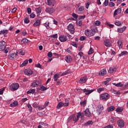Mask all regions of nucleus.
I'll list each match as a JSON object with an SVG mask.
<instances>
[{"instance_id":"20e7f679","label":"nucleus","mask_w":128,"mask_h":128,"mask_svg":"<svg viewBox=\"0 0 128 128\" xmlns=\"http://www.w3.org/2000/svg\"><path fill=\"white\" fill-rule=\"evenodd\" d=\"M6 44L4 41L0 42V51L2 52L6 50Z\"/></svg>"},{"instance_id":"13d9d810","label":"nucleus","mask_w":128,"mask_h":128,"mask_svg":"<svg viewBox=\"0 0 128 128\" xmlns=\"http://www.w3.org/2000/svg\"><path fill=\"white\" fill-rule=\"evenodd\" d=\"M30 18H36V14L32 13L30 14Z\"/></svg>"},{"instance_id":"de8ad7c7","label":"nucleus","mask_w":128,"mask_h":128,"mask_svg":"<svg viewBox=\"0 0 128 128\" xmlns=\"http://www.w3.org/2000/svg\"><path fill=\"white\" fill-rule=\"evenodd\" d=\"M84 44H82L79 47H78L79 52H82V48H84Z\"/></svg>"},{"instance_id":"bf43d9fd","label":"nucleus","mask_w":128,"mask_h":128,"mask_svg":"<svg viewBox=\"0 0 128 128\" xmlns=\"http://www.w3.org/2000/svg\"><path fill=\"white\" fill-rule=\"evenodd\" d=\"M115 5L114 3L112 2H110L109 3V6L110 8H112V6H114Z\"/></svg>"},{"instance_id":"e433bc0d","label":"nucleus","mask_w":128,"mask_h":128,"mask_svg":"<svg viewBox=\"0 0 128 128\" xmlns=\"http://www.w3.org/2000/svg\"><path fill=\"white\" fill-rule=\"evenodd\" d=\"M36 89H30L27 92V94H34Z\"/></svg>"},{"instance_id":"4be33fe9","label":"nucleus","mask_w":128,"mask_h":128,"mask_svg":"<svg viewBox=\"0 0 128 128\" xmlns=\"http://www.w3.org/2000/svg\"><path fill=\"white\" fill-rule=\"evenodd\" d=\"M59 40H60V42H66V36H60L59 37Z\"/></svg>"},{"instance_id":"6ab92c4d","label":"nucleus","mask_w":128,"mask_h":128,"mask_svg":"<svg viewBox=\"0 0 128 128\" xmlns=\"http://www.w3.org/2000/svg\"><path fill=\"white\" fill-rule=\"evenodd\" d=\"M104 74H106V69H103L99 72V76H104Z\"/></svg>"},{"instance_id":"4c0bfd02","label":"nucleus","mask_w":128,"mask_h":128,"mask_svg":"<svg viewBox=\"0 0 128 128\" xmlns=\"http://www.w3.org/2000/svg\"><path fill=\"white\" fill-rule=\"evenodd\" d=\"M36 11L37 14H40V12H42V8H40V7L37 8H36Z\"/></svg>"},{"instance_id":"bb28decb","label":"nucleus","mask_w":128,"mask_h":128,"mask_svg":"<svg viewBox=\"0 0 128 128\" xmlns=\"http://www.w3.org/2000/svg\"><path fill=\"white\" fill-rule=\"evenodd\" d=\"M28 64V60H25L23 62V63H22V64H20V68H22L23 66H26Z\"/></svg>"},{"instance_id":"774afa93","label":"nucleus","mask_w":128,"mask_h":128,"mask_svg":"<svg viewBox=\"0 0 128 128\" xmlns=\"http://www.w3.org/2000/svg\"><path fill=\"white\" fill-rule=\"evenodd\" d=\"M72 16L73 18H78V14H76L74 13H73L72 14Z\"/></svg>"},{"instance_id":"6e6552de","label":"nucleus","mask_w":128,"mask_h":128,"mask_svg":"<svg viewBox=\"0 0 128 128\" xmlns=\"http://www.w3.org/2000/svg\"><path fill=\"white\" fill-rule=\"evenodd\" d=\"M76 12L77 14H82L84 12V6H80L78 8H76Z\"/></svg>"},{"instance_id":"ea45409f","label":"nucleus","mask_w":128,"mask_h":128,"mask_svg":"<svg viewBox=\"0 0 128 128\" xmlns=\"http://www.w3.org/2000/svg\"><path fill=\"white\" fill-rule=\"evenodd\" d=\"M118 44L120 48H122V40H118Z\"/></svg>"},{"instance_id":"0e129e2a","label":"nucleus","mask_w":128,"mask_h":128,"mask_svg":"<svg viewBox=\"0 0 128 128\" xmlns=\"http://www.w3.org/2000/svg\"><path fill=\"white\" fill-rule=\"evenodd\" d=\"M104 128H114V126H112V124H109L106 126Z\"/></svg>"},{"instance_id":"3c124183","label":"nucleus","mask_w":128,"mask_h":128,"mask_svg":"<svg viewBox=\"0 0 128 128\" xmlns=\"http://www.w3.org/2000/svg\"><path fill=\"white\" fill-rule=\"evenodd\" d=\"M94 24H95V26H100V22L97 20V21L95 22Z\"/></svg>"},{"instance_id":"4468645a","label":"nucleus","mask_w":128,"mask_h":128,"mask_svg":"<svg viewBox=\"0 0 128 128\" xmlns=\"http://www.w3.org/2000/svg\"><path fill=\"white\" fill-rule=\"evenodd\" d=\"M32 70L30 69H26L24 70V74L26 76H32V74H33Z\"/></svg>"},{"instance_id":"c85d7f7f","label":"nucleus","mask_w":128,"mask_h":128,"mask_svg":"<svg viewBox=\"0 0 128 128\" xmlns=\"http://www.w3.org/2000/svg\"><path fill=\"white\" fill-rule=\"evenodd\" d=\"M114 110H116V107H114V106H110L108 108V112H114Z\"/></svg>"},{"instance_id":"680f3d73","label":"nucleus","mask_w":128,"mask_h":128,"mask_svg":"<svg viewBox=\"0 0 128 128\" xmlns=\"http://www.w3.org/2000/svg\"><path fill=\"white\" fill-rule=\"evenodd\" d=\"M110 122L112 124H114V118L112 117L110 118Z\"/></svg>"},{"instance_id":"8fccbe9b","label":"nucleus","mask_w":128,"mask_h":128,"mask_svg":"<svg viewBox=\"0 0 128 128\" xmlns=\"http://www.w3.org/2000/svg\"><path fill=\"white\" fill-rule=\"evenodd\" d=\"M85 18H86V15H84L83 16H80L79 20H82H82H84Z\"/></svg>"},{"instance_id":"9b49d317","label":"nucleus","mask_w":128,"mask_h":128,"mask_svg":"<svg viewBox=\"0 0 128 128\" xmlns=\"http://www.w3.org/2000/svg\"><path fill=\"white\" fill-rule=\"evenodd\" d=\"M85 34L88 38H90V36H94V33L88 30H85Z\"/></svg>"},{"instance_id":"79ce46f5","label":"nucleus","mask_w":128,"mask_h":128,"mask_svg":"<svg viewBox=\"0 0 128 128\" xmlns=\"http://www.w3.org/2000/svg\"><path fill=\"white\" fill-rule=\"evenodd\" d=\"M27 106H28V108H29L30 112H32V106L30 104H28L27 105Z\"/></svg>"},{"instance_id":"338daca9","label":"nucleus","mask_w":128,"mask_h":128,"mask_svg":"<svg viewBox=\"0 0 128 128\" xmlns=\"http://www.w3.org/2000/svg\"><path fill=\"white\" fill-rule=\"evenodd\" d=\"M106 26H110V28H114V24H110V23H106Z\"/></svg>"},{"instance_id":"f704fd0d","label":"nucleus","mask_w":128,"mask_h":128,"mask_svg":"<svg viewBox=\"0 0 128 128\" xmlns=\"http://www.w3.org/2000/svg\"><path fill=\"white\" fill-rule=\"evenodd\" d=\"M90 124H92V121H88L84 124V126H90Z\"/></svg>"},{"instance_id":"a19ab883","label":"nucleus","mask_w":128,"mask_h":128,"mask_svg":"<svg viewBox=\"0 0 128 128\" xmlns=\"http://www.w3.org/2000/svg\"><path fill=\"white\" fill-rule=\"evenodd\" d=\"M35 82L36 83V85L37 86H40L42 84V81L38 80H34Z\"/></svg>"},{"instance_id":"c03bdc74","label":"nucleus","mask_w":128,"mask_h":128,"mask_svg":"<svg viewBox=\"0 0 128 128\" xmlns=\"http://www.w3.org/2000/svg\"><path fill=\"white\" fill-rule=\"evenodd\" d=\"M38 110H44V108H46V107L44 106H42V105H40V106H38Z\"/></svg>"},{"instance_id":"39448f33","label":"nucleus","mask_w":128,"mask_h":128,"mask_svg":"<svg viewBox=\"0 0 128 128\" xmlns=\"http://www.w3.org/2000/svg\"><path fill=\"white\" fill-rule=\"evenodd\" d=\"M68 30L72 34H74V26L72 24H70L68 26Z\"/></svg>"},{"instance_id":"58836bf2","label":"nucleus","mask_w":128,"mask_h":128,"mask_svg":"<svg viewBox=\"0 0 128 128\" xmlns=\"http://www.w3.org/2000/svg\"><path fill=\"white\" fill-rule=\"evenodd\" d=\"M112 84H114V86H124V84H122V83L120 82L118 84L113 83Z\"/></svg>"},{"instance_id":"a18cd8bd","label":"nucleus","mask_w":128,"mask_h":128,"mask_svg":"<svg viewBox=\"0 0 128 128\" xmlns=\"http://www.w3.org/2000/svg\"><path fill=\"white\" fill-rule=\"evenodd\" d=\"M88 54H94V49H92V48H90L88 52Z\"/></svg>"},{"instance_id":"603ef678","label":"nucleus","mask_w":128,"mask_h":128,"mask_svg":"<svg viewBox=\"0 0 128 128\" xmlns=\"http://www.w3.org/2000/svg\"><path fill=\"white\" fill-rule=\"evenodd\" d=\"M81 106H86V100L82 101L80 102Z\"/></svg>"},{"instance_id":"b1692460","label":"nucleus","mask_w":128,"mask_h":128,"mask_svg":"<svg viewBox=\"0 0 128 128\" xmlns=\"http://www.w3.org/2000/svg\"><path fill=\"white\" fill-rule=\"evenodd\" d=\"M0 34H4V36L6 38V35L8 34V30H3L0 31Z\"/></svg>"},{"instance_id":"dca6fc26","label":"nucleus","mask_w":128,"mask_h":128,"mask_svg":"<svg viewBox=\"0 0 128 128\" xmlns=\"http://www.w3.org/2000/svg\"><path fill=\"white\" fill-rule=\"evenodd\" d=\"M84 114L86 116H88V118H90L92 116V114L90 112V109L86 108L84 111Z\"/></svg>"},{"instance_id":"0eeeda50","label":"nucleus","mask_w":128,"mask_h":128,"mask_svg":"<svg viewBox=\"0 0 128 128\" xmlns=\"http://www.w3.org/2000/svg\"><path fill=\"white\" fill-rule=\"evenodd\" d=\"M68 106V102H67L66 103H64L62 102H60L57 106V108H62V106Z\"/></svg>"},{"instance_id":"7c9ffc66","label":"nucleus","mask_w":128,"mask_h":128,"mask_svg":"<svg viewBox=\"0 0 128 128\" xmlns=\"http://www.w3.org/2000/svg\"><path fill=\"white\" fill-rule=\"evenodd\" d=\"M124 110V108L121 107V108H118L116 109V112H122Z\"/></svg>"},{"instance_id":"f3484780","label":"nucleus","mask_w":128,"mask_h":128,"mask_svg":"<svg viewBox=\"0 0 128 128\" xmlns=\"http://www.w3.org/2000/svg\"><path fill=\"white\" fill-rule=\"evenodd\" d=\"M116 68L114 67V66H112V67H110L108 70V72L110 74H112V72H116Z\"/></svg>"},{"instance_id":"69168bd1","label":"nucleus","mask_w":128,"mask_h":128,"mask_svg":"<svg viewBox=\"0 0 128 128\" xmlns=\"http://www.w3.org/2000/svg\"><path fill=\"white\" fill-rule=\"evenodd\" d=\"M24 22L26 24H28V22H30V20H28V18H26Z\"/></svg>"},{"instance_id":"393cba45","label":"nucleus","mask_w":128,"mask_h":128,"mask_svg":"<svg viewBox=\"0 0 128 128\" xmlns=\"http://www.w3.org/2000/svg\"><path fill=\"white\" fill-rule=\"evenodd\" d=\"M86 80H88V78H86V76H85L80 79L79 82L80 84H84V82H86Z\"/></svg>"},{"instance_id":"2f4dec72","label":"nucleus","mask_w":128,"mask_h":128,"mask_svg":"<svg viewBox=\"0 0 128 128\" xmlns=\"http://www.w3.org/2000/svg\"><path fill=\"white\" fill-rule=\"evenodd\" d=\"M128 54V52L126 51H123L121 52V54H119V56H126Z\"/></svg>"},{"instance_id":"423d86ee","label":"nucleus","mask_w":128,"mask_h":128,"mask_svg":"<svg viewBox=\"0 0 128 128\" xmlns=\"http://www.w3.org/2000/svg\"><path fill=\"white\" fill-rule=\"evenodd\" d=\"M82 92L85 94L86 96H88V94H90L92 92H94V89H92L90 90L86 88L83 89Z\"/></svg>"},{"instance_id":"6e6d98bb","label":"nucleus","mask_w":128,"mask_h":128,"mask_svg":"<svg viewBox=\"0 0 128 128\" xmlns=\"http://www.w3.org/2000/svg\"><path fill=\"white\" fill-rule=\"evenodd\" d=\"M113 93L114 94H120V91H116V90H113Z\"/></svg>"},{"instance_id":"f03ea898","label":"nucleus","mask_w":128,"mask_h":128,"mask_svg":"<svg viewBox=\"0 0 128 128\" xmlns=\"http://www.w3.org/2000/svg\"><path fill=\"white\" fill-rule=\"evenodd\" d=\"M20 88V85L18 83H14L12 84L10 87V90L12 92H14V90H16Z\"/></svg>"},{"instance_id":"4d7b16f0","label":"nucleus","mask_w":128,"mask_h":128,"mask_svg":"<svg viewBox=\"0 0 128 128\" xmlns=\"http://www.w3.org/2000/svg\"><path fill=\"white\" fill-rule=\"evenodd\" d=\"M72 46H74L75 48H77L78 46H76V42H72L71 43Z\"/></svg>"},{"instance_id":"49530a36","label":"nucleus","mask_w":128,"mask_h":128,"mask_svg":"<svg viewBox=\"0 0 128 128\" xmlns=\"http://www.w3.org/2000/svg\"><path fill=\"white\" fill-rule=\"evenodd\" d=\"M31 86H32V88H36V86H38L36 85V82H35V81H34V82L32 83V85H31Z\"/></svg>"},{"instance_id":"cd10ccee","label":"nucleus","mask_w":128,"mask_h":128,"mask_svg":"<svg viewBox=\"0 0 128 128\" xmlns=\"http://www.w3.org/2000/svg\"><path fill=\"white\" fill-rule=\"evenodd\" d=\"M40 26V20H37L34 24V26Z\"/></svg>"},{"instance_id":"864d4df0","label":"nucleus","mask_w":128,"mask_h":128,"mask_svg":"<svg viewBox=\"0 0 128 128\" xmlns=\"http://www.w3.org/2000/svg\"><path fill=\"white\" fill-rule=\"evenodd\" d=\"M28 39H26V38H24L21 40L23 44L24 42H28Z\"/></svg>"},{"instance_id":"2eb2a0df","label":"nucleus","mask_w":128,"mask_h":128,"mask_svg":"<svg viewBox=\"0 0 128 128\" xmlns=\"http://www.w3.org/2000/svg\"><path fill=\"white\" fill-rule=\"evenodd\" d=\"M46 12H48V14H52L54 12V8H46Z\"/></svg>"},{"instance_id":"ddd939ff","label":"nucleus","mask_w":128,"mask_h":128,"mask_svg":"<svg viewBox=\"0 0 128 128\" xmlns=\"http://www.w3.org/2000/svg\"><path fill=\"white\" fill-rule=\"evenodd\" d=\"M54 4H56V1L54 0H48L47 4L50 6H54Z\"/></svg>"},{"instance_id":"37998d69","label":"nucleus","mask_w":128,"mask_h":128,"mask_svg":"<svg viewBox=\"0 0 128 128\" xmlns=\"http://www.w3.org/2000/svg\"><path fill=\"white\" fill-rule=\"evenodd\" d=\"M97 90H98V92H99V94H100V92H104V88H98Z\"/></svg>"},{"instance_id":"7ed1b4c3","label":"nucleus","mask_w":128,"mask_h":128,"mask_svg":"<svg viewBox=\"0 0 128 128\" xmlns=\"http://www.w3.org/2000/svg\"><path fill=\"white\" fill-rule=\"evenodd\" d=\"M100 98L103 102H106L110 98V95L108 93L102 94H100Z\"/></svg>"},{"instance_id":"1a4fd4ad","label":"nucleus","mask_w":128,"mask_h":128,"mask_svg":"<svg viewBox=\"0 0 128 128\" xmlns=\"http://www.w3.org/2000/svg\"><path fill=\"white\" fill-rule=\"evenodd\" d=\"M117 124L119 128H122L124 126V122L122 120H118Z\"/></svg>"},{"instance_id":"72a5a7b5","label":"nucleus","mask_w":128,"mask_h":128,"mask_svg":"<svg viewBox=\"0 0 128 128\" xmlns=\"http://www.w3.org/2000/svg\"><path fill=\"white\" fill-rule=\"evenodd\" d=\"M122 24H124L123 22L120 21L115 22L116 26H122Z\"/></svg>"},{"instance_id":"5fc2aeb1","label":"nucleus","mask_w":128,"mask_h":128,"mask_svg":"<svg viewBox=\"0 0 128 128\" xmlns=\"http://www.w3.org/2000/svg\"><path fill=\"white\" fill-rule=\"evenodd\" d=\"M70 74V71H68V70L66 71L65 72H63L62 74V76H66V74Z\"/></svg>"},{"instance_id":"f8f14e48","label":"nucleus","mask_w":128,"mask_h":128,"mask_svg":"<svg viewBox=\"0 0 128 128\" xmlns=\"http://www.w3.org/2000/svg\"><path fill=\"white\" fill-rule=\"evenodd\" d=\"M104 44L107 48H110V46H112V43H110V40L108 39H105L104 40Z\"/></svg>"},{"instance_id":"a211bd4d","label":"nucleus","mask_w":128,"mask_h":128,"mask_svg":"<svg viewBox=\"0 0 128 128\" xmlns=\"http://www.w3.org/2000/svg\"><path fill=\"white\" fill-rule=\"evenodd\" d=\"M65 60H66V62L68 64H70V62H72V56H66Z\"/></svg>"},{"instance_id":"9d476101","label":"nucleus","mask_w":128,"mask_h":128,"mask_svg":"<svg viewBox=\"0 0 128 128\" xmlns=\"http://www.w3.org/2000/svg\"><path fill=\"white\" fill-rule=\"evenodd\" d=\"M18 54H16L15 52L10 54L8 56V58L10 60H14V58H16Z\"/></svg>"},{"instance_id":"412c9836","label":"nucleus","mask_w":128,"mask_h":128,"mask_svg":"<svg viewBox=\"0 0 128 128\" xmlns=\"http://www.w3.org/2000/svg\"><path fill=\"white\" fill-rule=\"evenodd\" d=\"M122 12V9L120 8H118L117 10H115L114 16H118V14H120Z\"/></svg>"},{"instance_id":"a878e982","label":"nucleus","mask_w":128,"mask_h":128,"mask_svg":"<svg viewBox=\"0 0 128 128\" xmlns=\"http://www.w3.org/2000/svg\"><path fill=\"white\" fill-rule=\"evenodd\" d=\"M98 110L99 112V114H100V112H102V110H103L104 108V106L102 104L98 105Z\"/></svg>"},{"instance_id":"c9c22d12","label":"nucleus","mask_w":128,"mask_h":128,"mask_svg":"<svg viewBox=\"0 0 128 128\" xmlns=\"http://www.w3.org/2000/svg\"><path fill=\"white\" fill-rule=\"evenodd\" d=\"M76 24L78 26H82V21L79 20V21L76 22Z\"/></svg>"},{"instance_id":"e2e57ef3","label":"nucleus","mask_w":128,"mask_h":128,"mask_svg":"<svg viewBox=\"0 0 128 128\" xmlns=\"http://www.w3.org/2000/svg\"><path fill=\"white\" fill-rule=\"evenodd\" d=\"M48 58H52V52H48Z\"/></svg>"},{"instance_id":"5701e85b","label":"nucleus","mask_w":128,"mask_h":128,"mask_svg":"<svg viewBox=\"0 0 128 128\" xmlns=\"http://www.w3.org/2000/svg\"><path fill=\"white\" fill-rule=\"evenodd\" d=\"M91 30L94 34H96V32H98V28L96 27V26H90Z\"/></svg>"},{"instance_id":"aec40b11","label":"nucleus","mask_w":128,"mask_h":128,"mask_svg":"<svg viewBox=\"0 0 128 128\" xmlns=\"http://www.w3.org/2000/svg\"><path fill=\"white\" fill-rule=\"evenodd\" d=\"M126 30V26H124L123 28H118V32H120V34H122V32H124Z\"/></svg>"},{"instance_id":"473e14b6","label":"nucleus","mask_w":128,"mask_h":128,"mask_svg":"<svg viewBox=\"0 0 128 128\" xmlns=\"http://www.w3.org/2000/svg\"><path fill=\"white\" fill-rule=\"evenodd\" d=\"M18 104V101H14V102L10 104V106H16Z\"/></svg>"},{"instance_id":"09e8293b","label":"nucleus","mask_w":128,"mask_h":128,"mask_svg":"<svg viewBox=\"0 0 128 128\" xmlns=\"http://www.w3.org/2000/svg\"><path fill=\"white\" fill-rule=\"evenodd\" d=\"M40 90H46V86H42L41 87H40Z\"/></svg>"},{"instance_id":"c756f323","label":"nucleus","mask_w":128,"mask_h":128,"mask_svg":"<svg viewBox=\"0 0 128 128\" xmlns=\"http://www.w3.org/2000/svg\"><path fill=\"white\" fill-rule=\"evenodd\" d=\"M60 78V76L58 74H55L54 76V82H58V80Z\"/></svg>"},{"instance_id":"f257e3e1","label":"nucleus","mask_w":128,"mask_h":128,"mask_svg":"<svg viewBox=\"0 0 128 128\" xmlns=\"http://www.w3.org/2000/svg\"><path fill=\"white\" fill-rule=\"evenodd\" d=\"M80 116H82V113L78 112L76 116V115L70 116L68 118V120H73L74 122H78V119Z\"/></svg>"},{"instance_id":"052dcab7","label":"nucleus","mask_w":128,"mask_h":128,"mask_svg":"<svg viewBox=\"0 0 128 128\" xmlns=\"http://www.w3.org/2000/svg\"><path fill=\"white\" fill-rule=\"evenodd\" d=\"M108 4V0H105L104 2V5L105 6H106Z\"/></svg>"}]
</instances>
